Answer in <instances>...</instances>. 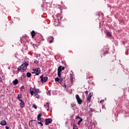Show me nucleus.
<instances>
[{
    "label": "nucleus",
    "mask_w": 129,
    "mask_h": 129,
    "mask_svg": "<svg viewBox=\"0 0 129 129\" xmlns=\"http://www.w3.org/2000/svg\"><path fill=\"white\" fill-rule=\"evenodd\" d=\"M29 66V63L25 62V63H23L21 66H19L17 69L18 72H25L27 70V68Z\"/></svg>",
    "instance_id": "obj_1"
},
{
    "label": "nucleus",
    "mask_w": 129,
    "mask_h": 129,
    "mask_svg": "<svg viewBox=\"0 0 129 129\" xmlns=\"http://www.w3.org/2000/svg\"><path fill=\"white\" fill-rule=\"evenodd\" d=\"M30 90L31 95H34V96H36V98L40 99V95H39L37 93H35V91H33V90H32V87L30 88Z\"/></svg>",
    "instance_id": "obj_2"
},
{
    "label": "nucleus",
    "mask_w": 129,
    "mask_h": 129,
    "mask_svg": "<svg viewBox=\"0 0 129 129\" xmlns=\"http://www.w3.org/2000/svg\"><path fill=\"white\" fill-rule=\"evenodd\" d=\"M40 81L42 83H44L45 82H47L48 81V77H44L43 75H42L40 77Z\"/></svg>",
    "instance_id": "obj_3"
},
{
    "label": "nucleus",
    "mask_w": 129,
    "mask_h": 129,
    "mask_svg": "<svg viewBox=\"0 0 129 129\" xmlns=\"http://www.w3.org/2000/svg\"><path fill=\"white\" fill-rule=\"evenodd\" d=\"M52 121H53V119L51 118H46L45 119V124L46 125H48V124H50V123H52Z\"/></svg>",
    "instance_id": "obj_4"
},
{
    "label": "nucleus",
    "mask_w": 129,
    "mask_h": 129,
    "mask_svg": "<svg viewBox=\"0 0 129 129\" xmlns=\"http://www.w3.org/2000/svg\"><path fill=\"white\" fill-rule=\"evenodd\" d=\"M33 71H34L35 75H39L41 73V69L40 68L33 69Z\"/></svg>",
    "instance_id": "obj_5"
},
{
    "label": "nucleus",
    "mask_w": 129,
    "mask_h": 129,
    "mask_svg": "<svg viewBox=\"0 0 129 129\" xmlns=\"http://www.w3.org/2000/svg\"><path fill=\"white\" fill-rule=\"evenodd\" d=\"M76 99H77L78 104H81V103H82V100L80 99V97H79V95L77 94L76 95Z\"/></svg>",
    "instance_id": "obj_6"
},
{
    "label": "nucleus",
    "mask_w": 129,
    "mask_h": 129,
    "mask_svg": "<svg viewBox=\"0 0 129 129\" xmlns=\"http://www.w3.org/2000/svg\"><path fill=\"white\" fill-rule=\"evenodd\" d=\"M63 70H65V67L61 66H60L57 69V71H59V72H62Z\"/></svg>",
    "instance_id": "obj_7"
},
{
    "label": "nucleus",
    "mask_w": 129,
    "mask_h": 129,
    "mask_svg": "<svg viewBox=\"0 0 129 129\" xmlns=\"http://www.w3.org/2000/svg\"><path fill=\"white\" fill-rule=\"evenodd\" d=\"M0 124L1 125H7V121L5 120H2L0 122Z\"/></svg>",
    "instance_id": "obj_8"
},
{
    "label": "nucleus",
    "mask_w": 129,
    "mask_h": 129,
    "mask_svg": "<svg viewBox=\"0 0 129 129\" xmlns=\"http://www.w3.org/2000/svg\"><path fill=\"white\" fill-rule=\"evenodd\" d=\"M13 84H14V85H17V84H18V83H19V80H18V79H16L15 80H14L13 81Z\"/></svg>",
    "instance_id": "obj_9"
},
{
    "label": "nucleus",
    "mask_w": 129,
    "mask_h": 129,
    "mask_svg": "<svg viewBox=\"0 0 129 129\" xmlns=\"http://www.w3.org/2000/svg\"><path fill=\"white\" fill-rule=\"evenodd\" d=\"M34 91L35 92V93H41V91H40V90L39 89H36L34 88Z\"/></svg>",
    "instance_id": "obj_10"
},
{
    "label": "nucleus",
    "mask_w": 129,
    "mask_h": 129,
    "mask_svg": "<svg viewBox=\"0 0 129 129\" xmlns=\"http://www.w3.org/2000/svg\"><path fill=\"white\" fill-rule=\"evenodd\" d=\"M20 107H21V108H24V107L25 106V103L24 102H21L20 103Z\"/></svg>",
    "instance_id": "obj_11"
},
{
    "label": "nucleus",
    "mask_w": 129,
    "mask_h": 129,
    "mask_svg": "<svg viewBox=\"0 0 129 129\" xmlns=\"http://www.w3.org/2000/svg\"><path fill=\"white\" fill-rule=\"evenodd\" d=\"M31 36L32 38H34V37L36 36V32H35V31L33 30L31 32Z\"/></svg>",
    "instance_id": "obj_12"
},
{
    "label": "nucleus",
    "mask_w": 129,
    "mask_h": 129,
    "mask_svg": "<svg viewBox=\"0 0 129 129\" xmlns=\"http://www.w3.org/2000/svg\"><path fill=\"white\" fill-rule=\"evenodd\" d=\"M106 36H107V37H111L112 35H111V33L107 31L106 33Z\"/></svg>",
    "instance_id": "obj_13"
},
{
    "label": "nucleus",
    "mask_w": 129,
    "mask_h": 129,
    "mask_svg": "<svg viewBox=\"0 0 129 129\" xmlns=\"http://www.w3.org/2000/svg\"><path fill=\"white\" fill-rule=\"evenodd\" d=\"M87 100L88 101V102H90V101H91V97L88 95L87 97Z\"/></svg>",
    "instance_id": "obj_14"
},
{
    "label": "nucleus",
    "mask_w": 129,
    "mask_h": 129,
    "mask_svg": "<svg viewBox=\"0 0 129 129\" xmlns=\"http://www.w3.org/2000/svg\"><path fill=\"white\" fill-rule=\"evenodd\" d=\"M26 76L27 77H28V78H30V77H31L32 76V74H31V73H27L26 74Z\"/></svg>",
    "instance_id": "obj_15"
},
{
    "label": "nucleus",
    "mask_w": 129,
    "mask_h": 129,
    "mask_svg": "<svg viewBox=\"0 0 129 129\" xmlns=\"http://www.w3.org/2000/svg\"><path fill=\"white\" fill-rule=\"evenodd\" d=\"M83 120V119L82 118L80 119V120L78 122V125H80V123H81V122H82Z\"/></svg>",
    "instance_id": "obj_16"
},
{
    "label": "nucleus",
    "mask_w": 129,
    "mask_h": 129,
    "mask_svg": "<svg viewBox=\"0 0 129 129\" xmlns=\"http://www.w3.org/2000/svg\"><path fill=\"white\" fill-rule=\"evenodd\" d=\"M35 56L36 58H38V60H40V57H41V54H35Z\"/></svg>",
    "instance_id": "obj_17"
},
{
    "label": "nucleus",
    "mask_w": 129,
    "mask_h": 129,
    "mask_svg": "<svg viewBox=\"0 0 129 129\" xmlns=\"http://www.w3.org/2000/svg\"><path fill=\"white\" fill-rule=\"evenodd\" d=\"M49 38H51V39H52L51 40H49V43H53V40L54 39V37H53V36H50Z\"/></svg>",
    "instance_id": "obj_18"
},
{
    "label": "nucleus",
    "mask_w": 129,
    "mask_h": 129,
    "mask_svg": "<svg viewBox=\"0 0 129 129\" xmlns=\"http://www.w3.org/2000/svg\"><path fill=\"white\" fill-rule=\"evenodd\" d=\"M41 116H42V114L41 113H39L38 114V115H37V119H40V118H41Z\"/></svg>",
    "instance_id": "obj_19"
},
{
    "label": "nucleus",
    "mask_w": 129,
    "mask_h": 129,
    "mask_svg": "<svg viewBox=\"0 0 129 129\" xmlns=\"http://www.w3.org/2000/svg\"><path fill=\"white\" fill-rule=\"evenodd\" d=\"M23 89H25V86L24 85L22 86L21 87H20V90L21 91H23Z\"/></svg>",
    "instance_id": "obj_20"
},
{
    "label": "nucleus",
    "mask_w": 129,
    "mask_h": 129,
    "mask_svg": "<svg viewBox=\"0 0 129 129\" xmlns=\"http://www.w3.org/2000/svg\"><path fill=\"white\" fill-rule=\"evenodd\" d=\"M20 98H22V94H21L20 95L18 94L17 99H20Z\"/></svg>",
    "instance_id": "obj_21"
},
{
    "label": "nucleus",
    "mask_w": 129,
    "mask_h": 129,
    "mask_svg": "<svg viewBox=\"0 0 129 129\" xmlns=\"http://www.w3.org/2000/svg\"><path fill=\"white\" fill-rule=\"evenodd\" d=\"M73 129H78V127H77V125L75 124L73 125Z\"/></svg>",
    "instance_id": "obj_22"
},
{
    "label": "nucleus",
    "mask_w": 129,
    "mask_h": 129,
    "mask_svg": "<svg viewBox=\"0 0 129 129\" xmlns=\"http://www.w3.org/2000/svg\"><path fill=\"white\" fill-rule=\"evenodd\" d=\"M57 75L59 78L61 77V72H59L57 71Z\"/></svg>",
    "instance_id": "obj_23"
},
{
    "label": "nucleus",
    "mask_w": 129,
    "mask_h": 129,
    "mask_svg": "<svg viewBox=\"0 0 129 129\" xmlns=\"http://www.w3.org/2000/svg\"><path fill=\"white\" fill-rule=\"evenodd\" d=\"M60 79V78H58V77H56L55 79V82H59V80Z\"/></svg>",
    "instance_id": "obj_24"
},
{
    "label": "nucleus",
    "mask_w": 129,
    "mask_h": 129,
    "mask_svg": "<svg viewBox=\"0 0 129 129\" xmlns=\"http://www.w3.org/2000/svg\"><path fill=\"white\" fill-rule=\"evenodd\" d=\"M37 123H38V124H40V125H41V126H43V125H44L43 124V123H42V122H39V121H38L37 122Z\"/></svg>",
    "instance_id": "obj_25"
},
{
    "label": "nucleus",
    "mask_w": 129,
    "mask_h": 129,
    "mask_svg": "<svg viewBox=\"0 0 129 129\" xmlns=\"http://www.w3.org/2000/svg\"><path fill=\"white\" fill-rule=\"evenodd\" d=\"M93 95V92H90L89 94V96H90L91 97H92Z\"/></svg>",
    "instance_id": "obj_26"
},
{
    "label": "nucleus",
    "mask_w": 129,
    "mask_h": 129,
    "mask_svg": "<svg viewBox=\"0 0 129 129\" xmlns=\"http://www.w3.org/2000/svg\"><path fill=\"white\" fill-rule=\"evenodd\" d=\"M63 81V78H59V80L58 81V83H61Z\"/></svg>",
    "instance_id": "obj_27"
},
{
    "label": "nucleus",
    "mask_w": 129,
    "mask_h": 129,
    "mask_svg": "<svg viewBox=\"0 0 129 129\" xmlns=\"http://www.w3.org/2000/svg\"><path fill=\"white\" fill-rule=\"evenodd\" d=\"M47 95L51 96V91H48L47 93Z\"/></svg>",
    "instance_id": "obj_28"
},
{
    "label": "nucleus",
    "mask_w": 129,
    "mask_h": 129,
    "mask_svg": "<svg viewBox=\"0 0 129 129\" xmlns=\"http://www.w3.org/2000/svg\"><path fill=\"white\" fill-rule=\"evenodd\" d=\"M37 120H38V121L42 122L43 119V118L40 117V118H39V119H37Z\"/></svg>",
    "instance_id": "obj_29"
},
{
    "label": "nucleus",
    "mask_w": 129,
    "mask_h": 129,
    "mask_svg": "<svg viewBox=\"0 0 129 129\" xmlns=\"http://www.w3.org/2000/svg\"><path fill=\"white\" fill-rule=\"evenodd\" d=\"M32 107H34L35 109H37V105L35 104L33 105Z\"/></svg>",
    "instance_id": "obj_30"
},
{
    "label": "nucleus",
    "mask_w": 129,
    "mask_h": 129,
    "mask_svg": "<svg viewBox=\"0 0 129 129\" xmlns=\"http://www.w3.org/2000/svg\"><path fill=\"white\" fill-rule=\"evenodd\" d=\"M34 63L35 64H39V60H35Z\"/></svg>",
    "instance_id": "obj_31"
},
{
    "label": "nucleus",
    "mask_w": 129,
    "mask_h": 129,
    "mask_svg": "<svg viewBox=\"0 0 129 129\" xmlns=\"http://www.w3.org/2000/svg\"><path fill=\"white\" fill-rule=\"evenodd\" d=\"M77 118H79V119H80V118H82L81 117H80V116H79V115L77 116L76 117H75V119H77Z\"/></svg>",
    "instance_id": "obj_32"
},
{
    "label": "nucleus",
    "mask_w": 129,
    "mask_h": 129,
    "mask_svg": "<svg viewBox=\"0 0 129 129\" xmlns=\"http://www.w3.org/2000/svg\"><path fill=\"white\" fill-rule=\"evenodd\" d=\"M44 107L46 106H47V107H49V103H46V105H44Z\"/></svg>",
    "instance_id": "obj_33"
},
{
    "label": "nucleus",
    "mask_w": 129,
    "mask_h": 129,
    "mask_svg": "<svg viewBox=\"0 0 129 129\" xmlns=\"http://www.w3.org/2000/svg\"><path fill=\"white\" fill-rule=\"evenodd\" d=\"M90 110L91 112H93V111H94V109H93L92 108H90Z\"/></svg>",
    "instance_id": "obj_34"
},
{
    "label": "nucleus",
    "mask_w": 129,
    "mask_h": 129,
    "mask_svg": "<svg viewBox=\"0 0 129 129\" xmlns=\"http://www.w3.org/2000/svg\"><path fill=\"white\" fill-rule=\"evenodd\" d=\"M71 77H70V78H71V81H72V80H73V77H72V74H71Z\"/></svg>",
    "instance_id": "obj_35"
},
{
    "label": "nucleus",
    "mask_w": 129,
    "mask_h": 129,
    "mask_svg": "<svg viewBox=\"0 0 129 129\" xmlns=\"http://www.w3.org/2000/svg\"><path fill=\"white\" fill-rule=\"evenodd\" d=\"M24 39H26V36L24 37L23 36V38L20 39V41L22 42V40H24Z\"/></svg>",
    "instance_id": "obj_36"
},
{
    "label": "nucleus",
    "mask_w": 129,
    "mask_h": 129,
    "mask_svg": "<svg viewBox=\"0 0 129 129\" xmlns=\"http://www.w3.org/2000/svg\"><path fill=\"white\" fill-rule=\"evenodd\" d=\"M72 107H73V106H76V104H71Z\"/></svg>",
    "instance_id": "obj_37"
},
{
    "label": "nucleus",
    "mask_w": 129,
    "mask_h": 129,
    "mask_svg": "<svg viewBox=\"0 0 129 129\" xmlns=\"http://www.w3.org/2000/svg\"><path fill=\"white\" fill-rule=\"evenodd\" d=\"M102 102H104V100H101L100 101V103H102Z\"/></svg>",
    "instance_id": "obj_38"
},
{
    "label": "nucleus",
    "mask_w": 129,
    "mask_h": 129,
    "mask_svg": "<svg viewBox=\"0 0 129 129\" xmlns=\"http://www.w3.org/2000/svg\"><path fill=\"white\" fill-rule=\"evenodd\" d=\"M63 87H64V88H66V87H67V85H66V84H64L63 85Z\"/></svg>",
    "instance_id": "obj_39"
},
{
    "label": "nucleus",
    "mask_w": 129,
    "mask_h": 129,
    "mask_svg": "<svg viewBox=\"0 0 129 129\" xmlns=\"http://www.w3.org/2000/svg\"><path fill=\"white\" fill-rule=\"evenodd\" d=\"M108 53V51H106V52H104V54H107Z\"/></svg>",
    "instance_id": "obj_40"
},
{
    "label": "nucleus",
    "mask_w": 129,
    "mask_h": 129,
    "mask_svg": "<svg viewBox=\"0 0 129 129\" xmlns=\"http://www.w3.org/2000/svg\"><path fill=\"white\" fill-rule=\"evenodd\" d=\"M85 93L86 94V95H87V94H88V91H86L85 92Z\"/></svg>",
    "instance_id": "obj_41"
},
{
    "label": "nucleus",
    "mask_w": 129,
    "mask_h": 129,
    "mask_svg": "<svg viewBox=\"0 0 129 129\" xmlns=\"http://www.w3.org/2000/svg\"><path fill=\"white\" fill-rule=\"evenodd\" d=\"M18 100H19V101H21V102H24L23 100L21 99H18Z\"/></svg>",
    "instance_id": "obj_42"
},
{
    "label": "nucleus",
    "mask_w": 129,
    "mask_h": 129,
    "mask_svg": "<svg viewBox=\"0 0 129 129\" xmlns=\"http://www.w3.org/2000/svg\"><path fill=\"white\" fill-rule=\"evenodd\" d=\"M6 129H9V128H10V127L8 126H6Z\"/></svg>",
    "instance_id": "obj_43"
},
{
    "label": "nucleus",
    "mask_w": 129,
    "mask_h": 129,
    "mask_svg": "<svg viewBox=\"0 0 129 129\" xmlns=\"http://www.w3.org/2000/svg\"><path fill=\"white\" fill-rule=\"evenodd\" d=\"M35 71H33V72H32L31 73H32V74H35Z\"/></svg>",
    "instance_id": "obj_44"
},
{
    "label": "nucleus",
    "mask_w": 129,
    "mask_h": 129,
    "mask_svg": "<svg viewBox=\"0 0 129 129\" xmlns=\"http://www.w3.org/2000/svg\"><path fill=\"white\" fill-rule=\"evenodd\" d=\"M3 81V79L2 78H0V82H2Z\"/></svg>",
    "instance_id": "obj_45"
},
{
    "label": "nucleus",
    "mask_w": 129,
    "mask_h": 129,
    "mask_svg": "<svg viewBox=\"0 0 129 129\" xmlns=\"http://www.w3.org/2000/svg\"><path fill=\"white\" fill-rule=\"evenodd\" d=\"M31 122H33V121H37L36 120H31Z\"/></svg>",
    "instance_id": "obj_46"
},
{
    "label": "nucleus",
    "mask_w": 129,
    "mask_h": 129,
    "mask_svg": "<svg viewBox=\"0 0 129 129\" xmlns=\"http://www.w3.org/2000/svg\"><path fill=\"white\" fill-rule=\"evenodd\" d=\"M15 58H17V54H15Z\"/></svg>",
    "instance_id": "obj_47"
},
{
    "label": "nucleus",
    "mask_w": 129,
    "mask_h": 129,
    "mask_svg": "<svg viewBox=\"0 0 129 129\" xmlns=\"http://www.w3.org/2000/svg\"><path fill=\"white\" fill-rule=\"evenodd\" d=\"M44 7V5H41V8H43Z\"/></svg>",
    "instance_id": "obj_48"
},
{
    "label": "nucleus",
    "mask_w": 129,
    "mask_h": 129,
    "mask_svg": "<svg viewBox=\"0 0 129 129\" xmlns=\"http://www.w3.org/2000/svg\"><path fill=\"white\" fill-rule=\"evenodd\" d=\"M47 111H49V107H48V108L47 109Z\"/></svg>",
    "instance_id": "obj_49"
},
{
    "label": "nucleus",
    "mask_w": 129,
    "mask_h": 129,
    "mask_svg": "<svg viewBox=\"0 0 129 129\" xmlns=\"http://www.w3.org/2000/svg\"><path fill=\"white\" fill-rule=\"evenodd\" d=\"M60 21H62V17L60 18Z\"/></svg>",
    "instance_id": "obj_50"
},
{
    "label": "nucleus",
    "mask_w": 129,
    "mask_h": 129,
    "mask_svg": "<svg viewBox=\"0 0 129 129\" xmlns=\"http://www.w3.org/2000/svg\"><path fill=\"white\" fill-rule=\"evenodd\" d=\"M44 2H45V1H44V0H43V3H44Z\"/></svg>",
    "instance_id": "obj_51"
}]
</instances>
